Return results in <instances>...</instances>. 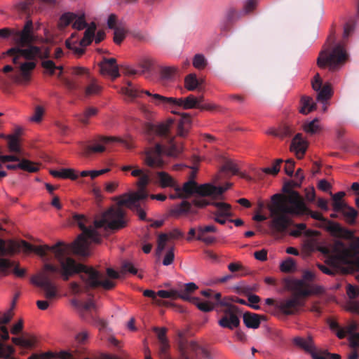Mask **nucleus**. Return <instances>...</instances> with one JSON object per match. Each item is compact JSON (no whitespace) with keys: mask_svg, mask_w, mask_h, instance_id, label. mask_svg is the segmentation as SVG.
Returning <instances> with one entry per match:
<instances>
[{"mask_svg":"<svg viewBox=\"0 0 359 359\" xmlns=\"http://www.w3.org/2000/svg\"><path fill=\"white\" fill-rule=\"evenodd\" d=\"M177 72V69L173 67H165L161 69V78L163 80H171L175 74Z\"/></svg>","mask_w":359,"mask_h":359,"instance_id":"49530a36","label":"nucleus"},{"mask_svg":"<svg viewBox=\"0 0 359 359\" xmlns=\"http://www.w3.org/2000/svg\"><path fill=\"white\" fill-rule=\"evenodd\" d=\"M239 312V309L237 306L232 304L228 305L224 310L221 318L218 320L219 325L231 330L238 327L240 325Z\"/></svg>","mask_w":359,"mask_h":359,"instance_id":"dca6fc26","label":"nucleus"},{"mask_svg":"<svg viewBox=\"0 0 359 359\" xmlns=\"http://www.w3.org/2000/svg\"><path fill=\"white\" fill-rule=\"evenodd\" d=\"M350 346L355 350L359 347V333H355L349 337Z\"/></svg>","mask_w":359,"mask_h":359,"instance_id":"774afa93","label":"nucleus"},{"mask_svg":"<svg viewBox=\"0 0 359 359\" xmlns=\"http://www.w3.org/2000/svg\"><path fill=\"white\" fill-rule=\"evenodd\" d=\"M302 182L296 179V180H290L285 182L283 187V191L285 194H276L271 197V205L269 208L271 216L272 217L271 223H274L278 227L283 229L285 228L288 219L285 216V210L284 208L292 206L290 203V198H294L293 193L300 195L297 191L293 190L295 187H299Z\"/></svg>","mask_w":359,"mask_h":359,"instance_id":"0eeeda50","label":"nucleus"},{"mask_svg":"<svg viewBox=\"0 0 359 359\" xmlns=\"http://www.w3.org/2000/svg\"><path fill=\"white\" fill-rule=\"evenodd\" d=\"M293 343L295 346L301 348L306 352L309 353L311 355V353L315 351L313 341L311 337H308L306 339L296 337L293 339Z\"/></svg>","mask_w":359,"mask_h":359,"instance_id":"c85d7f7f","label":"nucleus"},{"mask_svg":"<svg viewBox=\"0 0 359 359\" xmlns=\"http://www.w3.org/2000/svg\"><path fill=\"white\" fill-rule=\"evenodd\" d=\"M200 84V81L195 74H189L184 79V86L189 91L195 90Z\"/></svg>","mask_w":359,"mask_h":359,"instance_id":"c9c22d12","label":"nucleus"},{"mask_svg":"<svg viewBox=\"0 0 359 359\" xmlns=\"http://www.w3.org/2000/svg\"><path fill=\"white\" fill-rule=\"evenodd\" d=\"M23 248L25 251L34 252L38 255L44 257L48 251H51V246L48 245L34 246L25 241L18 243L13 239L5 240L0 238V274L6 276L8 269L14 266L15 262L6 257H11L20 251Z\"/></svg>","mask_w":359,"mask_h":359,"instance_id":"39448f33","label":"nucleus"},{"mask_svg":"<svg viewBox=\"0 0 359 359\" xmlns=\"http://www.w3.org/2000/svg\"><path fill=\"white\" fill-rule=\"evenodd\" d=\"M14 353V348L11 346H4L0 342V358H3L5 359H15L11 357V355Z\"/></svg>","mask_w":359,"mask_h":359,"instance_id":"de8ad7c7","label":"nucleus"},{"mask_svg":"<svg viewBox=\"0 0 359 359\" xmlns=\"http://www.w3.org/2000/svg\"><path fill=\"white\" fill-rule=\"evenodd\" d=\"M217 231V228L214 225L199 226L197 229L196 240L205 243L206 245H211L215 241V238L212 236H208V233H215Z\"/></svg>","mask_w":359,"mask_h":359,"instance_id":"b1692460","label":"nucleus"},{"mask_svg":"<svg viewBox=\"0 0 359 359\" xmlns=\"http://www.w3.org/2000/svg\"><path fill=\"white\" fill-rule=\"evenodd\" d=\"M141 201H136L135 202L128 201V198H123L121 201V204L127 206L130 209L137 212L141 220H146V212L141 208L140 202Z\"/></svg>","mask_w":359,"mask_h":359,"instance_id":"2f4dec72","label":"nucleus"},{"mask_svg":"<svg viewBox=\"0 0 359 359\" xmlns=\"http://www.w3.org/2000/svg\"><path fill=\"white\" fill-rule=\"evenodd\" d=\"M174 248H172L165 254V257L163 260V264L165 266H168L171 264L174 260Z\"/></svg>","mask_w":359,"mask_h":359,"instance_id":"e2e57ef3","label":"nucleus"},{"mask_svg":"<svg viewBox=\"0 0 359 359\" xmlns=\"http://www.w3.org/2000/svg\"><path fill=\"white\" fill-rule=\"evenodd\" d=\"M191 118L189 114L183 113L177 124V135L180 137H185L188 135L191 127Z\"/></svg>","mask_w":359,"mask_h":359,"instance_id":"a878e982","label":"nucleus"},{"mask_svg":"<svg viewBox=\"0 0 359 359\" xmlns=\"http://www.w3.org/2000/svg\"><path fill=\"white\" fill-rule=\"evenodd\" d=\"M318 119L315 118L313 121L304 124V130L305 132L310 134H315L319 130Z\"/></svg>","mask_w":359,"mask_h":359,"instance_id":"3c124183","label":"nucleus"},{"mask_svg":"<svg viewBox=\"0 0 359 359\" xmlns=\"http://www.w3.org/2000/svg\"><path fill=\"white\" fill-rule=\"evenodd\" d=\"M283 162V159L278 158L274 161L271 167L264 168L262 169V170L263 172L267 175H276L280 171V165Z\"/></svg>","mask_w":359,"mask_h":359,"instance_id":"79ce46f5","label":"nucleus"},{"mask_svg":"<svg viewBox=\"0 0 359 359\" xmlns=\"http://www.w3.org/2000/svg\"><path fill=\"white\" fill-rule=\"evenodd\" d=\"M238 17V13L235 8H230L228 9L226 14V20L228 21L229 23H231Z\"/></svg>","mask_w":359,"mask_h":359,"instance_id":"338daca9","label":"nucleus"},{"mask_svg":"<svg viewBox=\"0 0 359 359\" xmlns=\"http://www.w3.org/2000/svg\"><path fill=\"white\" fill-rule=\"evenodd\" d=\"M168 241V235L167 233H160L157 240L156 254L159 255L165 249V243Z\"/></svg>","mask_w":359,"mask_h":359,"instance_id":"09e8293b","label":"nucleus"},{"mask_svg":"<svg viewBox=\"0 0 359 359\" xmlns=\"http://www.w3.org/2000/svg\"><path fill=\"white\" fill-rule=\"evenodd\" d=\"M100 72L115 79L119 76L118 68L115 58H104L100 64Z\"/></svg>","mask_w":359,"mask_h":359,"instance_id":"5701e85b","label":"nucleus"},{"mask_svg":"<svg viewBox=\"0 0 359 359\" xmlns=\"http://www.w3.org/2000/svg\"><path fill=\"white\" fill-rule=\"evenodd\" d=\"M355 22L353 20L348 21L344 27L343 39L345 41L354 32Z\"/></svg>","mask_w":359,"mask_h":359,"instance_id":"603ef678","label":"nucleus"},{"mask_svg":"<svg viewBox=\"0 0 359 359\" xmlns=\"http://www.w3.org/2000/svg\"><path fill=\"white\" fill-rule=\"evenodd\" d=\"M335 41L334 35L327 39L330 46L322 50L317 58V65L320 68L327 67L332 72L338 70L348 59V54L343 43H339L332 46Z\"/></svg>","mask_w":359,"mask_h":359,"instance_id":"6e6552de","label":"nucleus"},{"mask_svg":"<svg viewBox=\"0 0 359 359\" xmlns=\"http://www.w3.org/2000/svg\"><path fill=\"white\" fill-rule=\"evenodd\" d=\"M157 295L163 299H182L185 301L190 300V296L187 294H181L180 292L177 290L171 289L170 290H158L157 292Z\"/></svg>","mask_w":359,"mask_h":359,"instance_id":"c756f323","label":"nucleus"},{"mask_svg":"<svg viewBox=\"0 0 359 359\" xmlns=\"http://www.w3.org/2000/svg\"><path fill=\"white\" fill-rule=\"evenodd\" d=\"M123 94L133 99L140 97L141 93H144L150 96L152 102L156 105H163V107H170L172 109V112L174 114H179L176 111L177 108L183 109H198L196 97L194 95H189L186 97L175 98L172 97H165L159 94H151L148 90L140 91L135 88L131 82H128V87L121 88Z\"/></svg>","mask_w":359,"mask_h":359,"instance_id":"423d86ee","label":"nucleus"},{"mask_svg":"<svg viewBox=\"0 0 359 359\" xmlns=\"http://www.w3.org/2000/svg\"><path fill=\"white\" fill-rule=\"evenodd\" d=\"M72 22H73L72 27L77 30H82L88 26L85 20L84 14L78 16L74 13H66L62 15L60 18L59 25L60 27L64 28Z\"/></svg>","mask_w":359,"mask_h":359,"instance_id":"a211bd4d","label":"nucleus"},{"mask_svg":"<svg viewBox=\"0 0 359 359\" xmlns=\"http://www.w3.org/2000/svg\"><path fill=\"white\" fill-rule=\"evenodd\" d=\"M32 5L31 0H27L25 1H22L17 5V8L19 11L27 13L29 12V8Z\"/></svg>","mask_w":359,"mask_h":359,"instance_id":"69168bd1","label":"nucleus"},{"mask_svg":"<svg viewBox=\"0 0 359 359\" xmlns=\"http://www.w3.org/2000/svg\"><path fill=\"white\" fill-rule=\"evenodd\" d=\"M294 226L296 229L291 231L290 233V234L294 237H299L302 231L306 228V225L304 223L296 224Z\"/></svg>","mask_w":359,"mask_h":359,"instance_id":"680f3d73","label":"nucleus"},{"mask_svg":"<svg viewBox=\"0 0 359 359\" xmlns=\"http://www.w3.org/2000/svg\"><path fill=\"white\" fill-rule=\"evenodd\" d=\"M347 294L348 297L353 300L356 297L359 296V288L356 286H353L352 285H348L347 286V290H346Z\"/></svg>","mask_w":359,"mask_h":359,"instance_id":"13d9d810","label":"nucleus"},{"mask_svg":"<svg viewBox=\"0 0 359 359\" xmlns=\"http://www.w3.org/2000/svg\"><path fill=\"white\" fill-rule=\"evenodd\" d=\"M127 31L123 27H116L114 29V41L116 44H120L126 37Z\"/></svg>","mask_w":359,"mask_h":359,"instance_id":"864d4df0","label":"nucleus"},{"mask_svg":"<svg viewBox=\"0 0 359 359\" xmlns=\"http://www.w3.org/2000/svg\"><path fill=\"white\" fill-rule=\"evenodd\" d=\"M265 316L250 312L243 314V323L248 328L257 329L259 327L261 320H264Z\"/></svg>","mask_w":359,"mask_h":359,"instance_id":"cd10ccee","label":"nucleus"},{"mask_svg":"<svg viewBox=\"0 0 359 359\" xmlns=\"http://www.w3.org/2000/svg\"><path fill=\"white\" fill-rule=\"evenodd\" d=\"M11 318L12 314L10 313L4 314V316L0 318V337L4 341L9 339L8 331L4 325L8 323Z\"/></svg>","mask_w":359,"mask_h":359,"instance_id":"f704fd0d","label":"nucleus"},{"mask_svg":"<svg viewBox=\"0 0 359 359\" xmlns=\"http://www.w3.org/2000/svg\"><path fill=\"white\" fill-rule=\"evenodd\" d=\"M153 60L149 57H143L140 61L139 65L142 69V73L150 71L152 65Z\"/></svg>","mask_w":359,"mask_h":359,"instance_id":"6e6d98bb","label":"nucleus"},{"mask_svg":"<svg viewBox=\"0 0 359 359\" xmlns=\"http://www.w3.org/2000/svg\"><path fill=\"white\" fill-rule=\"evenodd\" d=\"M357 329L358 324L355 322L352 321L345 328L339 329V331L336 332V334L339 339H344L347 334H350V336L355 334L353 332Z\"/></svg>","mask_w":359,"mask_h":359,"instance_id":"58836bf2","label":"nucleus"},{"mask_svg":"<svg viewBox=\"0 0 359 359\" xmlns=\"http://www.w3.org/2000/svg\"><path fill=\"white\" fill-rule=\"evenodd\" d=\"M25 46L27 48H22L24 46L17 45L6 51L8 55L13 56V62L14 64L18 63V59L21 56L28 60H34L36 57L46 58L49 56L48 51L42 52L39 47L32 46V43Z\"/></svg>","mask_w":359,"mask_h":359,"instance_id":"9d476101","label":"nucleus"},{"mask_svg":"<svg viewBox=\"0 0 359 359\" xmlns=\"http://www.w3.org/2000/svg\"><path fill=\"white\" fill-rule=\"evenodd\" d=\"M97 113V109L95 107H88L83 113L78 115L79 121L83 124H88L90 118L95 116Z\"/></svg>","mask_w":359,"mask_h":359,"instance_id":"4c0bfd02","label":"nucleus"},{"mask_svg":"<svg viewBox=\"0 0 359 359\" xmlns=\"http://www.w3.org/2000/svg\"><path fill=\"white\" fill-rule=\"evenodd\" d=\"M315 278L314 273L309 271H306L303 273L302 280H294L292 282V290L303 297H306L312 294L321 292L322 288L318 286H311L306 281H312Z\"/></svg>","mask_w":359,"mask_h":359,"instance_id":"f8f14e48","label":"nucleus"},{"mask_svg":"<svg viewBox=\"0 0 359 359\" xmlns=\"http://www.w3.org/2000/svg\"><path fill=\"white\" fill-rule=\"evenodd\" d=\"M301 107L299 112L303 114H308L316 109V103L313 102L311 97L302 96L300 101Z\"/></svg>","mask_w":359,"mask_h":359,"instance_id":"72a5a7b5","label":"nucleus"},{"mask_svg":"<svg viewBox=\"0 0 359 359\" xmlns=\"http://www.w3.org/2000/svg\"><path fill=\"white\" fill-rule=\"evenodd\" d=\"M189 302H193L198 309L204 312H209L215 308V304L213 302H202L199 299V298H191L190 297V300Z\"/></svg>","mask_w":359,"mask_h":359,"instance_id":"e433bc0d","label":"nucleus"},{"mask_svg":"<svg viewBox=\"0 0 359 359\" xmlns=\"http://www.w3.org/2000/svg\"><path fill=\"white\" fill-rule=\"evenodd\" d=\"M173 121L171 119L168 120L166 123L159 124L149 123L147 126L149 133L164 137L168 139V145L163 146L159 143L155 145L152 152L147 154L145 158L146 163L151 168H162L165 164L162 158V154H165L170 157H177L183 151L182 144H178L175 141V137L169 136L170 127Z\"/></svg>","mask_w":359,"mask_h":359,"instance_id":"20e7f679","label":"nucleus"},{"mask_svg":"<svg viewBox=\"0 0 359 359\" xmlns=\"http://www.w3.org/2000/svg\"><path fill=\"white\" fill-rule=\"evenodd\" d=\"M248 301L250 304H248L250 307L255 310L260 309V306L257 304L261 300L260 297L256 294H249L248 297Z\"/></svg>","mask_w":359,"mask_h":359,"instance_id":"052dcab7","label":"nucleus"},{"mask_svg":"<svg viewBox=\"0 0 359 359\" xmlns=\"http://www.w3.org/2000/svg\"><path fill=\"white\" fill-rule=\"evenodd\" d=\"M294 198H290V203L292 206L284 208L285 212V216L287 218L288 222L285 225V228L281 229L274 223L271 222V227L278 233H283L287 231L289 226L292 224L290 217H302L304 215H309L313 219L322 222V227L328 231L332 236L341 238H350L353 236L351 230L341 226L339 223L331 221L324 217L322 214L318 212L311 210L306 205L304 198L301 195L293 193Z\"/></svg>","mask_w":359,"mask_h":359,"instance_id":"7ed1b4c3","label":"nucleus"},{"mask_svg":"<svg viewBox=\"0 0 359 359\" xmlns=\"http://www.w3.org/2000/svg\"><path fill=\"white\" fill-rule=\"evenodd\" d=\"M50 174L54 177L71 179L72 180H76L79 177V175L75 173L74 170L70 168H63L60 170H51Z\"/></svg>","mask_w":359,"mask_h":359,"instance_id":"473e14b6","label":"nucleus"},{"mask_svg":"<svg viewBox=\"0 0 359 359\" xmlns=\"http://www.w3.org/2000/svg\"><path fill=\"white\" fill-rule=\"evenodd\" d=\"M41 66L48 72L50 75H54L55 69H59L60 72L57 76H60L62 72V67L56 66L52 60H44L41 62Z\"/></svg>","mask_w":359,"mask_h":359,"instance_id":"a19ab883","label":"nucleus"},{"mask_svg":"<svg viewBox=\"0 0 359 359\" xmlns=\"http://www.w3.org/2000/svg\"><path fill=\"white\" fill-rule=\"evenodd\" d=\"M8 170H16L20 168L29 172H36L39 170V165L29 160L22 159L18 163H10L6 165Z\"/></svg>","mask_w":359,"mask_h":359,"instance_id":"bb28decb","label":"nucleus"},{"mask_svg":"<svg viewBox=\"0 0 359 359\" xmlns=\"http://www.w3.org/2000/svg\"><path fill=\"white\" fill-rule=\"evenodd\" d=\"M223 170L225 171L231 172L233 175H236L238 172V169L236 163L231 161H227L223 165Z\"/></svg>","mask_w":359,"mask_h":359,"instance_id":"bf43d9fd","label":"nucleus"},{"mask_svg":"<svg viewBox=\"0 0 359 359\" xmlns=\"http://www.w3.org/2000/svg\"><path fill=\"white\" fill-rule=\"evenodd\" d=\"M32 21L27 20L22 30L17 32L15 34L13 40L15 41L17 45L20 46H25L34 41V39L32 34Z\"/></svg>","mask_w":359,"mask_h":359,"instance_id":"412c9836","label":"nucleus"},{"mask_svg":"<svg viewBox=\"0 0 359 359\" xmlns=\"http://www.w3.org/2000/svg\"><path fill=\"white\" fill-rule=\"evenodd\" d=\"M308 147V142L302 137V133H297L292 140L290 151H294L297 158L301 159L304 157Z\"/></svg>","mask_w":359,"mask_h":359,"instance_id":"4be33fe9","label":"nucleus"},{"mask_svg":"<svg viewBox=\"0 0 359 359\" xmlns=\"http://www.w3.org/2000/svg\"><path fill=\"white\" fill-rule=\"evenodd\" d=\"M346 309L352 313L359 314V301L350 300L347 303Z\"/></svg>","mask_w":359,"mask_h":359,"instance_id":"0e129e2a","label":"nucleus"},{"mask_svg":"<svg viewBox=\"0 0 359 359\" xmlns=\"http://www.w3.org/2000/svg\"><path fill=\"white\" fill-rule=\"evenodd\" d=\"M95 29L96 25L95 22H91L90 25L86 27L84 36L79 42V45L81 47H78L76 46V41H71V39L74 38L76 35V33L72 34L71 38L66 40L65 44L67 48L73 50L77 55H82L85 52V49L83 47H86L91 43L95 36Z\"/></svg>","mask_w":359,"mask_h":359,"instance_id":"ddd939ff","label":"nucleus"},{"mask_svg":"<svg viewBox=\"0 0 359 359\" xmlns=\"http://www.w3.org/2000/svg\"><path fill=\"white\" fill-rule=\"evenodd\" d=\"M8 148L12 152H20V147L18 143V137L16 135L10 137L8 140Z\"/></svg>","mask_w":359,"mask_h":359,"instance_id":"5fc2aeb1","label":"nucleus"},{"mask_svg":"<svg viewBox=\"0 0 359 359\" xmlns=\"http://www.w3.org/2000/svg\"><path fill=\"white\" fill-rule=\"evenodd\" d=\"M114 142H123L121 139L118 137L99 136L94 140L93 145L82 144L83 155L89 156L92 153H102L105 151V144Z\"/></svg>","mask_w":359,"mask_h":359,"instance_id":"f3484780","label":"nucleus"},{"mask_svg":"<svg viewBox=\"0 0 359 359\" xmlns=\"http://www.w3.org/2000/svg\"><path fill=\"white\" fill-rule=\"evenodd\" d=\"M159 356L161 359H172L168 351L170 349L169 341L159 342ZM178 349L180 353V359H210V353L207 350L200 346L196 341H189L184 337H180L178 341Z\"/></svg>","mask_w":359,"mask_h":359,"instance_id":"1a4fd4ad","label":"nucleus"},{"mask_svg":"<svg viewBox=\"0 0 359 359\" xmlns=\"http://www.w3.org/2000/svg\"><path fill=\"white\" fill-rule=\"evenodd\" d=\"M301 297L296 292V294L289 298L278 301L276 304V308L286 316L294 315L299 311L304 304L300 299Z\"/></svg>","mask_w":359,"mask_h":359,"instance_id":"2eb2a0df","label":"nucleus"},{"mask_svg":"<svg viewBox=\"0 0 359 359\" xmlns=\"http://www.w3.org/2000/svg\"><path fill=\"white\" fill-rule=\"evenodd\" d=\"M143 294L145 297L152 298L155 301V303L158 305H163L165 306H171L173 305L172 303L169 302L168 301H164V300H161V299H156L157 293H156L154 290H145L143 292Z\"/></svg>","mask_w":359,"mask_h":359,"instance_id":"37998d69","label":"nucleus"},{"mask_svg":"<svg viewBox=\"0 0 359 359\" xmlns=\"http://www.w3.org/2000/svg\"><path fill=\"white\" fill-rule=\"evenodd\" d=\"M150 182V176L148 172L143 173L137 182L138 190L136 192H133L128 195L126 198H128V201L135 202L136 201H144L147 198L148 194L146 190V187Z\"/></svg>","mask_w":359,"mask_h":359,"instance_id":"aec40b11","label":"nucleus"},{"mask_svg":"<svg viewBox=\"0 0 359 359\" xmlns=\"http://www.w3.org/2000/svg\"><path fill=\"white\" fill-rule=\"evenodd\" d=\"M72 222L82 231L76 240L69 247L65 245L62 242L51 246L60 268L56 265L46 263L39 274L31 278V283L43 290L44 297L47 299L36 302V306L40 310H46L49 306V302L57 297V286L53 281L56 277V273H60L65 281L68 280L76 273L80 275L84 285L81 286L76 282H72L69 284V289L74 294L87 293L89 289L99 287L109 290L116 285L114 281L106 278L103 273L93 267L76 262L73 258L67 257V254L70 249L79 256H89L90 243H99L101 241L97 229L104 227L111 230H118L126 227L128 222L126 211L120 207H112L103 212L100 219L94 221L93 226H86L88 220L84 215L74 213L72 215Z\"/></svg>","mask_w":359,"mask_h":359,"instance_id":"f257e3e1","label":"nucleus"},{"mask_svg":"<svg viewBox=\"0 0 359 359\" xmlns=\"http://www.w3.org/2000/svg\"><path fill=\"white\" fill-rule=\"evenodd\" d=\"M197 102V107L198 109L201 110H213L215 108V106L212 104H203V102L204 100V97L203 95H201L199 97H196Z\"/></svg>","mask_w":359,"mask_h":359,"instance_id":"4d7b16f0","label":"nucleus"},{"mask_svg":"<svg viewBox=\"0 0 359 359\" xmlns=\"http://www.w3.org/2000/svg\"><path fill=\"white\" fill-rule=\"evenodd\" d=\"M193 65L198 69H203L207 65V61L202 54H196L193 58Z\"/></svg>","mask_w":359,"mask_h":359,"instance_id":"8fccbe9b","label":"nucleus"},{"mask_svg":"<svg viewBox=\"0 0 359 359\" xmlns=\"http://www.w3.org/2000/svg\"><path fill=\"white\" fill-rule=\"evenodd\" d=\"M35 67V62H26L20 65V73L9 75L8 79L0 75V83L1 85V88L6 89L9 87L11 83H20L28 82L30 79V72L32 71Z\"/></svg>","mask_w":359,"mask_h":359,"instance_id":"9b49d317","label":"nucleus"},{"mask_svg":"<svg viewBox=\"0 0 359 359\" xmlns=\"http://www.w3.org/2000/svg\"><path fill=\"white\" fill-rule=\"evenodd\" d=\"M156 175L161 187H171L173 188L175 191H180V185L168 173L161 171L157 172Z\"/></svg>","mask_w":359,"mask_h":359,"instance_id":"393cba45","label":"nucleus"},{"mask_svg":"<svg viewBox=\"0 0 359 359\" xmlns=\"http://www.w3.org/2000/svg\"><path fill=\"white\" fill-rule=\"evenodd\" d=\"M353 236L350 238H347L348 240H352L351 243V248L348 249L346 247L344 243L340 241H337L335 242V259L340 263L342 264H348L352 258V251H357L359 250V237H355L353 232Z\"/></svg>","mask_w":359,"mask_h":359,"instance_id":"4468645a","label":"nucleus"},{"mask_svg":"<svg viewBox=\"0 0 359 359\" xmlns=\"http://www.w3.org/2000/svg\"><path fill=\"white\" fill-rule=\"evenodd\" d=\"M296 264L292 258L288 257L283 262L280 266L281 271L285 273H290L295 270Z\"/></svg>","mask_w":359,"mask_h":359,"instance_id":"a18cd8bd","label":"nucleus"},{"mask_svg":"<svg viewBox=\"0 0 359 359\" xmlns=\"http://www.w3.org/2000/svg\"><path fill=\"white\" fill-rule=\"evenodd\" d=\"M312 88L318 92L317 100L318 102L325 103L332 97L331 85L327 83L323 86V81L318 73L316 74L314 80L312 81Z\"/></svg>","mask_w":359,"mask_h":359,"instance_id":"6ab92c4d","label":"nucleus"},{"mask_svg":"<svg viewBox=\"0 0 359 359\" xmlns=\"http://www.w3.org/2000/svg\"><path fill=\"white\" fill-rule=\"evenodd\" d=\"M211 204L217 208L213 213L215 216L224 217H231L233 216L230 204L223 202H214Z\"/></svg>","mask_w":359,"mask_h":359,"instance_id":"7c9ffc66","label":"nucleus"},{"mask_svg":"<svg viewBox=\"0 0 359 359\" xmlns=\"http://www.w3.org/2000/svg\"><path fill=\"white\" fill-rule=\"evenodd\" d=\"M231 184H227L224 187H216L211 184H198L194 180L189 179L187 182L184 183L181 187L180 186V191H176L179 198H188L195 194V198L192 202L190 203L187 201H183L180 204H177L172 210V214L175 216L187 213H194L192 205L197 208H204L210 205V202L204 198L206 196H211L216 198L221 196L225 191L229 189Z\"/></svg>","mask_w":359,"mask_h":359,"instance_id":"f03ea898","label":"nucleus"},{"mask_svg":"<svg viewBox=\"0 0 359 359\" xmlns=\"http://www.w3.org/2000/svg\"><path fill=\"white\" fill-rule=\"evenodd\" d=\"M341 213L346 218L347 222L350 224H353L355 222V219L358 215V212L349 205L346 207Z\"/></svg>","mask_w":359,"mask_h":359,"instance_id":"ea45409f","label":"nucleus"},{"mask_svg":"<svg viewBox=\"0 0 359 359\" xmlns=\"http://www.w3.org/2000/svg\"><path fill=\"white\" fill-rule=\"evenodd\" d=\"M101 91V86L97 83V81L93 79L86 86L85 93L87 96L97 95Z\"/></svg>","mask_w":359,"mask_h":359,"instance_id":"c03bdc74","label":"nucleus"}]
</instances>
